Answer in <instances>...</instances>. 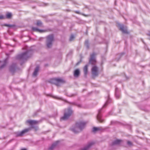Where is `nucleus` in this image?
<instances>
[{
  "instance_id": "39448f33",
  "label": "nucleus",
  "mask_w": 150,
  "mask_h": 150,
  "mask_svg": "<svg viewBox=\"0 0 150 150\" xmlns=\"http://www.w3.org/2000/svg\"><path fill=\"white\" fill-rule=\"evenodd\" d=\"M73 113V111L70 108H68L66 112L64 113V116L60 118L61 120H67L70 116Z\"/></svg>"
},
{
  "instance_id": "5701e85b",
  "label": "nucleus",
  "mask_w": 150,
  "mask_h": 150,
  "mask_svg": "<svg viewBox=\"0 0 150 150\" xmlns=\"http://www.w3.org/2000/svg\"><path fill=\"white\" fill-rule=\"evenodd\" d=\"M85 45L88 48L89 47L88 41V40H86L85 41Z\"/></svg>"
},
{
  "instance_id": "6e6552de",
  "label": "nucleus",
  "mask_w": 150,
  "mask_h": 150,
  "mask_svg": "<svg viewBox=\"0 0 150 150\" xmlns=\"http://www.w3.org/2000/svg\"><path fill=\"white\" fill-rule=\"evenodd\" d=\"M91 71L93 76H96L98 75V68L96 66H94L93 67Z\"/></svg>"
},
{
  "instance_id": "1a4fd4ad",
  "label": "nucleus",
  "mask_w": 150,
  "mask_h": 150,
  "mask_svg": "<svg viewBox=\"0 0 150 150\" xmlns=\"http://www.w3.org/2000/svg\"><path fill=\"white\" fill-rule=\"evenodd\" d=\"M120 29L122 32L125 33H128L126 27H125L123 25H119Z\"/></svg>"
},
{
  "instance_id": "423d86ee",
  "label": "nucleus",
  "mask_w": 150,
  "mask_h": 150,
  "mask_svg": "<svg viewBox=\"0 0 150 150\" xmlns=\"http://www.w3.org/2000/svg\"><path fill=\"white\" fill-rule=\"evenodd\" d=\"M47 47L48 48H50L52 45V42L54 40V36L53 35H50L47 36Z\"/></svg>"
},
{
  "instance_id": "bb28decb",
  "label": "nucleus",
  "mask_w": 150,
  "mask_h": 150,
  "mask_svg": "<svg viewBox=\"0 0 150 150\" xmlns=\"http://www.w3.org/2000/svg\"><path fill=\"white\" fill-rule=\"evenodd\" d=\"M5 18V17L2 15L0 16V19H3Z\"/></svg>"
},
{
  "instance_id": "4be33fe9",
  "label": "nucleus",
  "mask_w": 150,
  "mask_h": 150,
  "mask_svg": "<svg viewBox=\"0 0 150 150\" xmlns=\"http://www.w3.org/2000/svg\"><path fill=\"white\" fill-rule=\"evenodd\" d=\"M100 128L94 127L93 128V132H95L97 130H100Z\"/></svg>"
},
{
  "instance_id": "f257e3e1",
  "label": "nucleus",
  "mask_w": 150,
  "mask_h": 150,
  "mask_svg": "<svg viewBox=\"0 0 150 150\" xmlns=\"http://www.w3.org/2000/svg\"><path fill=\"white\" fill-rule=\"evenodd\" d=\"M26 123H28L31 125V127L26 128L21 132H17L15 133L16 137H22L24 135L25 133L28 132L31 129V128L34 129L36 130L38 129V127L36 125L39 123V121L36 120H28L26 121Z\"/></svg>"
},
{
  "instance_id": "f03ea898",
  "label": "nucleus",
  "mask_w": 150,
  "mask_h": 150,
  "mask_svg": "<svg viewBox=\"0 0 150 150\" xmlns=\"http://www.w3.org/2000/svg\"><path fill=\"white\" fill-rule=\"evenodd\" d=\"M86 122L81 121L76 123V127L71 128V130L75 134H77L81 131L85 127Z\"/></svg>"
},
{
  "instance_id": "c756f323",
  "label": "nucleus",
  "mask_w": 150,
  "mask_h": 150,
  "mask_svg": "<svg viewBox=\"0 0 150 150\" xmlns=\"http://www.w3.org/2000/svg\"><path fill=\"white\" fill-rule=\"evenodd\" d=\"M118 91V88H115V93H117V92Z\"/></svg>"
},
{
  "instance_id": "a878e982",
  "label": "nucleus",
  "mask_w": 150,
  "mask_h": 150,
  "mask_svg": "<svg viewBox=\"0 0 150 150\" xmlns=\"http://www.w3.org/2000/svg\"><path fill=\"white\" fill-rule=\"evenodd\" d=\"M108 100H107L105 104L103 106V107H104L108 105Z\"/></svg>"
},
{
  "instance_id": "393cba45",
  "label": "nucleus",
  "mask_w": 150,
  "mask_h": 150,
  "mask_svg": "<svg viewBox=\"0 0 150 150\" xmlns=\"http://www.w3.org/2000/svg\"><path fill=\"white\" fill-rule=\"evenodd\" d=\"M127 144L129 146H131L132 145V142L129 141L127 142Z\"/></svg>"
},
{
  "instance_id": "4468645a",
  "label": "nucleus",
  "mask_w": 150,
  "mask_h": 150,
  "mask_svg": "<svg viewBox=\"0 0 150 150\" xmlns=\"http://www.w3.org/2000/svg\"><path fill=\"white\" fill-rule=\"evenodd\" d=\"M94 144L93 142H91L89 143L87 146L81 150H88L90 147Z\"/></svg>"
},
{
  "instance_id": "2eb2a0df",
  "label": "nucleus",
  "mask_w": 150,
  "mask_h": 150,
  "mask_svg": "<svg viewBox=\"0 0 150 150\" xmlns=\"http://www.w3.org/2000/svg\"><path fill=\"white\" fill-rule=\"evenodd\" d=\"M16 63L12 64L10 67V70L11 71H13L16 69Z\"/></svg>"
},
{
  "instance_id": "7c9ffc66",
  "label": "nucleus",
  "mask_w": 150,
  "mask_h": 150,
  "mask_svg": "<svg viewBox=\"0 0 150 150\" xmlns=\"http://www.w3.org/2000/svg\"><path fill=\"white\" fill-rule=\"evenodd\" d=\"M75 12H76V13H79V11H76Z\"/></svg>"
},
{
  "instance_id": "cd10ccee",
  "label": "nucleus",
  "mask_w": 150,
  "mask_h": 150,
  "mask_svg": "<svg viewBox=\"0 0 150 150\" xmlns=\"http://www.w3.org/2000/svg\"><path fill=\"white\" fill-rule=\"evenodd\" d=\"M115 96L117 98H119V96H118V95H117L116 93H115Z\"/></svg>"
},
{
  "instance_id": "0eeeda50",
  "label": "nucleus",
  "mask_w": 150,
  "mask_h": 150,
  "mask_svg": "<svg viewBox=\"0 0 150 150\" xmlns=\"http://www.w3.org/2000/svg\"><path fill=\"white\" fill-rule=\"evenodd\" d=\"M96 54L93 52L91 55V58L89 59V62L91 64H94L96 62L95 56Z\"/></svg>"
},
{
  "instance_id": "412c9836",
  "label": "nucleus",
  "mask_w": 150,
  "mask_h": 150,
  "mask_svg": "<svg viewBox=\"0 0 150 150\" xmlns=\"http://www.w3.org/2000/svg\"><path fill=\"white\" fill-rule=\"evenodd\" d=\"M6 17L8 18H10L12 16L11 13H8L6 14Z\"/></svg>"
},
{
  "instance_id": "c85d7f7f",
  "label": "nucleus",
  "mask_w": 150,
  "mask_h": 150,
  "mask_svg": "<svg viewBox=\"0 0 150 150\" xmlns=\"http://www.w3.org/2000/svg\"><path fill=\"white\" fill-rule=\"evenodd\" d=\"M5 25H6V26H9V27H11V25H8V24H5Z\"/></svg>"
},
{
  "instance_id": "7ed1b4c3",
  "label": "nucleus",
  "mask_w": 150,
  "mask_h": 150,
  "mask_svg": "<svg viewBox=\"0 0 150 150\" xmlns=\"http://www.w3.org/2000/svg\"><path fill=\"white\" fill-rule=\"evenodd\" d=\"M49 82L55 84L57 86H60L62 83H65V81L63 79L59 78H54L50 79Z\"/></svg>"
},
{
  "instance_id": "b1692460",
  "label": "nucleus",
  "mask_w": 150,
  "mask_h": 150,
  "mask_svg": "<svg viewBox=\"0 0 150 150\" xmlns=\"http://www.w3.org/2000/svg\"><path fill=\"white\" fill-rule=\"evenodd\" d=\"M74 35H71V36L69 40L70 41H71L74 40Z\"/></svg>"
},
{
  "instance_id": "9b49d317",
  "label": "nucleus",
  "mask_w": 150,
  "mask_h": 150,
  "mask_svg": "<svg viewBox=\"0 0 150 150\" xmlns=\"http://www.w3.org/2000/svg\"><path fill=\"white\" fill-rule=\"evenodd\" d=\"M80 74V70L79 69L75 70L74 72V75L76 77H78Z\"/></svg>"
},
{
  "instance_id": "20e7f679",
  "label": "nucleus",
  "mask_w": 150,
  "mask_h": 150,
  "mask_svg": "<svg viewBox=\"0 0 150 150\" xmlns=\"http://www.w3.org/2000/svg\"><path fill=\"white\" fill-rule=\"evenodd\" d=\"M29 57L30 56H28V52L27 51L25 52L18 55L17 56V58L19 60L24 61L27 60Z\"/></svg>"
},
{
  "instance_id": "f3484780",
  "label": "nucleus",
  "mask_w": 150,
  "mask_h": 150,
  "mask_svg": "<svg viewBox=\"0 0 150 150\" xmlns=\"http://www.w3.org/2000/svg\"><path fill=\"white\" fill-rule=\"evenodd\" d=\"M39 66H37L36 67L35 69V70L33 73V76H35L37 75L39 71Z\"/></svg>"
},
{
  "instance_id": "6ab92c4d",
  "label": "nucleus",
  "mask_w": 150,
  "mask_h": 150,
  "mask_svg": "<svg viewBox=\"0 0 150 150\" xmlns=\"http://www.w3.org/2000/svg\"><path fill=\"white\" fill-rule=\"evenodd\" d=\"M7 60L8 59H6L4 60V64L0 67V69L4 68L6 66L7 63Z\"/></svg>"
},
{
  "instance_id": "9d476101",
  "label": "nucleus",
  "mask_w": 150,
  "mask_h": 150,
  "mask_svg": "<svg viewBox=\"0 0 150 150\" xmlns=\"http://www.w3.org/2000/svg\"><path fill=\"white\" fill-rule=\"evenodd\" d=\"M101 110V109H100L98 110V112L97 116V120L100 122H102L103 121V120L102 118L101 115L100 114Z\"/></svg>"
},
{
  "instance_id": "a211bd4d",
  "label": "nucleus",
  "mask_w": 150,
  "mask_h": 150,
  "mask_svg": "<svg viewBox=\"0 0 150 150\" xmlns=\"http://www.w3.org/2000/svg\"><path fill=\"white\" fill-rule=\"evenodd\" d=\"M32 30L33 31H38V32H39L40 33H42L44 31L43 30H40V29H38V28H36L34 27H32Z\"/></svg>"
},
{
  "instance_id": "dca6fc26",
  "label": "nucleus",
  "mask_w": 150,
  "mask_h": 150,
  "mask_svg": "<svg viewBox=\"0 0 150 150\" xmlns=\"http://www.w3.org/2000/svg\"><path fill=\"white\" fill-rule=\"evenodd\" d=\"M88 64H86L83 68V71L85 76H86L88 73Z\"/></svg>"
},
{
  "instance_id": "ddd939ff",
  "label": "nucleus",
  "mask_w": 150,
  "mask_h": 150,
  "mask_svg": "<svg viewBox=\"0 0 150 150\" xmlns=\"http://www.w3.org/2000/svg\"><path fill=\"white\" fill-rule=\"evenodd\" d=\"M122 142V140L117 139L113 142H112L111 145H118L120 144Z\"/></svg>"
},
{
  "instance_id": "f8f14e48",
  "label": "nucleus",
  "mask_w": 150,
  "mask_h": 150,
  "mask_svg": "<svg viewBox=\"0 0 150 150\" xmlns=\"http://www.w3.org/2000/svg\"><path fill=\"white\" fill-rule=\"evenodd\" d=\"M59 142V141H57L53 144L49 148L48 150H52L56 146H57Z\"/></svg>"
},
{
  "instance_id": "aec40b11",
  "label": "nucleus",
  "mask_w": 150,
  "mask_h": 150,
  "mask_svg": "<svg viewBox=\"0 0 150 150\" xmlns=\"http://www.w3.org/2000/svg\"><path fill=\"white\" fill-rule=\"evenodd\" d=\"M36 25L40 27H42V22L40 21H38L37 22Z\"/></svg>"
}]
</instances>
